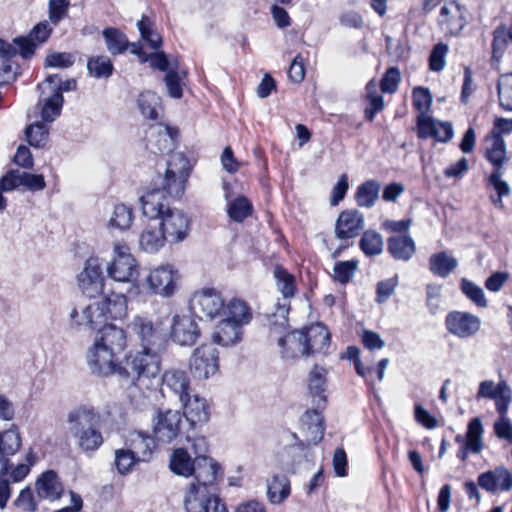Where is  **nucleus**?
Masks as SVG:
<instances>
[{
    "label": "nucleus",
    "instance_id": "41",
    "mask_svg": "<svg viewBox=\"0 0 512 512\" xmlns=\"http://www.w3.org/2000/svg\"><path fill=\"white\" fill-rule=\"evenodd\" d=\"M274 277L276 279V285L280 293L283 295L284 302L281 304H288V299L292 298L296 292V284L295 277L291 273H289L282 266H276L274 269ZM277 307H279V303H277ZM278 308H276L277 310Z\"/></svg>",
    "mask_w": 512,
    "mask_h": 512
},
{
    "label": "nucleus",
    "instance_id": "19",
    "mask_svg": "<svg viewBox=\"0 0 512 512\" xmlns=\"http://www.w3.org/2000/svg\"><path fill=\"white\" fill-rule=\"evenodd\" d=\"M364 216L358 210L342 211L335 223V235L340 240L355 238L364 229Z\"/></svg>",
    "mask_w": 512,
    "mask_h": 512
},
{
    "label": "nucleus",
    "instance_id": "33",
    "mask_svg": "<svg viewBox=\"0 0 512 512\" xmlns=\"http://www.w3.org/2000/svg\"><path fill=\"white\" fill-rule=\"evenodd\" d=\"M486 159L494 166L493 171L502 170L508 161L506 144L497 134L486 138Z\"/></svg>",
    "mask_w": 512,
    "mask_h": 512
},
{
    "label": "nucleus",
    "instance_id": "5",
    "mask_svg": "<svg viewBox=\"0 0 512 512\" xmlns=\"http://www.w3.org/2000/svg\"><path fill=\"white\" fill-rule=\"evenodd\" d=\"M290 306L279 304L278 309L270 316V338L276 339L283 358L307 357L304 331H288V313Z\"/></svg>",
    "mask_w": 512,
    "mask_h": 512
},
{
    "label": "nucleus",
    "instance_id": "4",
    "mask_svg": "<svg viewBox=\"0 0 512 512\" xmlns=\"http://www.w3.org/2000/svg\"><path fill=\"white\" fill-rule=\"evenodd\" d=\"M101 414L92 406L81 405L67 414V430L84 453L98 450L104 442Z\"/></svg>",
    "mask_w": 512,
    "mask_h": 512
},
{
    "label": "nucleus",
    "instance_id": "1",
    "mask_svg": "<svg viewBox=\"0 0 512 512\" xmlns=\"http://www.w3.org/2000/svg\"><path fill=\"white\" fill-rule=\"evenodd\" d=\"M126 348V334L117 326H106L97 332L93 344L86 353V362L91 373L107 378L127 375L123 360L118 355Z\"/></svg>",
    "mask_w": 512,
    "mask_h": 512
},
{
    "label": "nucleus",
    "instance_id": "24",
    "mask_svg": "<svg viewBox=\"0 0 512 512\" xmlns=\"http://www.w3.org/2000/svg\"><path fill=\"white\" fill-rule=\"evenodd\" d=\"M243 326L223 318L214 328L211 339L223 347L238 344L242 340Z\"/></svg>",
    "mask_w": 512,
    "mask_h": 512
},
{
    "label": "nucleus",
    "instance_id": "52",
    "mask_svg": "<svg viewBox=\"0 0 512 512\" xmlns=\"http://www.w3.org/2000/svg\"><path fill=\"white\" fill-rule=\"evenodd\" d=\"M137 27L141 38L145 40L152 49L157 50L161 47L162 37L154 29L153 22L147 16H143L141 20L138 21Z\"/></svg>",
    "mask_w": 512,
    "mask_h": 512
},
{
    "label": "nucleus",
    "instance_id": "50",
    "mask_svg": "<svg viewBox=\"0 0 512 512\" xmlns=\"http://www.w3.org/2000/svg\"><path fill=\"white\" fill-rule=\"evenodd\" d=\"M186 180L187 178L173 174L169 175V173L165 172L162 188H156L155 190L163 192V202H166L165 193L172 198H180L184 194Z\"/></svg>",
    "mask_w": 512,
    "mask_h": 512
},
{
    "label": "nucleus",
    "instance_id": "53",
    "mask_svg": "<svg viewBox=\"0 0 512 512\" xmlns=\"http://www.w3.org/2000/svg\"><path fill=\"white\" fill-rule=\"evenodd\" d=\"M87 69L95 78H108L113 73V64L107 56H96L88 60Z\"/></svg>",
    "mask_w": 512,
    "mask_h": 512
},
{
    "label": "nucleus",
    "instance_id": "51",
    "mask_svg": "<svg viewBox=\"0 0 512 512\" xmlns=\"http://www.w3.org/2000/svg\"><path fill=\"white\" fill-rule=\"evenodd\" d=\"M107 49L116 55L124 52L129 46L126 36L116 28H106L103 31Z\"/></svg>",
    "mask_w": 512,
    "mask_h": 512
},
{
    "label": "nucleus",
    "instance_id": "29",
    "mask_svg": "<svg viewBox=\"0 0 512 512\" xmlns=\"http://www.w3.org/2000/svg\"><path fill=\"white\" fill-rule=\"evenodd\" d=\"M155 438L140 431L130 433L127 444L138 461H148L155 449Z\"/></svg>",
    "mask_w": 512,
    "mask_h": 512
},
{
    "label": "nucleus",
    "instance_id": "14",
    "mask_svg": "<svg viewBox=\"0 0 512 512\" xmlns=\"http://www.w3.org/2000/svg\"><path fill=\"white\" fill-rule=\"evenodd\" d=\"M77 280L78 287L84 295L95 297L100 294L104 288V277L98 259H88Z\"/></svg>",
    "mask_w": 512,
    "mask_h": 512
},
{
    "label": "nucleus",
    "instance_id": "39",
    "mask_svg": "<svg viewBox=\"0 0 512 512\" xmlns=\"http://www.w3.org/2000/svg\"><path fill=\"white\" fill-rule=\"evenodd\" d=\"M326 374L325 368L318 365H315L309 373L308 387L318 406L326 402V397L323 394L326 385Z\"/></svg>",
    "mask_w": 512,
    "mask_h": 512
},
{
    "label": "nucleus",
    "instance_id": "20",
    "mask_svg": "<svg viewBox=\"0 0 512 512\" xmlns=\"http://www.w3.org/2000/svg\"><path fill=\"white\" fill-rule=\"evenodd\" d=\"M478 485L489 493L498 490L510 491L512 489V474L503 466L481 473L477 478Z\"/></svg>",
    "mask_w": 512,
    "mask_h": 512
},
{
    "label": "nucleus",
    "instance_id": "15",
    "mask_svg": "<svg viewBox=\"0 0 512 512\" xmlns=\"http://www.w3.org/2000/svg\"><path fill=\"white\" fill-rule=\"evenodd\" d=\"M417 135L422 139L432 137L438 142L447 143L453 138L454 129L451 122L439 121L427 115H418Z\"/></svg>",
    "mask_w": 512,
    "mask_h": 512
},
{
    "label": "nucleus",
    "instance_id": "55",
    "mask_svg": "<svg viewBox=\"0 0 512 512\" xmlns=\"http://www.w3.org/2000/svg\"><path fill=\"white\" fill-rule=\"evenodd\" d=\"M77 83L74 79H69L64 82L61 81V78L57 75H49L46 79L38 85V89L41 90L42 93L45 92L46 89H49L52 93L54 91H59L62 94L63 91H73L76 89Z\"/></svg>",
    "mask_w": 512,
    "mask_h": 512
},
{
    "label": "nucleus",
    "instance_id": "58",
    "mask_svg": "<svg viewBox=\"0 0 512 512\" xmlns=\"http://www.w3.org/2000/svg\"><path fill=\"white\" fill-rule=\"evenodd\" d=\"M357 267L358 262L355 260L337 262L333 269L334 279L341 284L348 283L354 276Z\"/></svg>",
    "mask_w": 512,
    "mask_h": 512
},
{
    "label": "nucleus",
    "instance_id": "38",
    "mask_svg": "<svg viewBox=\"0 0 512 512\" xmlns=\"http://www.w3.org/2000/svg\"><path fill=\"white\" fill-rule=\"evenodd\" d=\"M430 271L441 278L448 277L458 266V261L453 256L442 251L431 255L429 259Z\"/></svg>",
    "mask_w": 512,
    "mask_h": 512
},
{
    "label": "nucleus",
    "instance_id": "18",
    "mask_svg": "<svg viewBox=\"0 0 512 512\" xmlns=\"http://www.w3.org/2000/svg\"><path fill=\"white\" fill-rule=\"evenodd\" d=\"M22 445L17 426L0 432V475H6L11 468L10 457L15 455Z\"/></svg>",
    "mask_w": 512,
    "mask_h": 512
},
{
    "label": "nucleus",
    "instance_id": "10",
    "mask_svg": "<svg viewBox=\"0 0 512 512\" xmlns=\"http://www.w3.org/2000/svg\"><path fill=\"white\" fill-rule=\"evenodd\" d=\"M189 369L195 379L206 380L219 371V353L211 344L197 347L190 359Z\"/></svg>",
    "mask_w": 512,
    "mask_h": 512
},
{
    "label": "nucleus",
    "instance_id": "34",
    "mask_svg": "<svg viewBox=\"0 0 512 512\" xmlns=\"http://www.w3.org/2000/svg\"><path fill=\"white\" fill-rule=\"evenodd\" d=\"M483 425L479 418H473L467 427L465 437L457 435L455 440L459 444H465L470 451L474 454H478L483 449Z\"/></svg>",
    "mask_w": 512,
    "mask_h": 512
},
{
    "label": "nucleus",
    "instance_id": "54",
    "mask_svg": "<svg viewBox=\"0 0 512 512\" xmlns=\"http://www.w3.org/2000/svg\"><path fill=\"white\" fill-rule=\"evenodd\" d=\"M25 133L29 144L40 148L48 141L49 128L43 122H35L26 128Z\"/></svg>",
    "mask_w": 512,
    "mask_h": 512
},
{
    "label": "nucleus",
    "instance_id": "37",
    "mask_svg": "<svg viewBox=\"0 0 512 512\" xmlns=\"http://www.w3.org/2000/svg\"><path fill=\"white\" fill-rule=\"evenodd\" d=\"M222 314L225 315V319L241 326L247 325L252 319L249 306L239 299H233L226 306L224 305Z\"/></svg>",
    "mask_w": 512,
    "mask_h": 512
},
{
    "label": "nucleus",
    "instance_id": "64",
    "mask_svg": "<svg viewBox=\"0 0 512 512\" xmlns=\"http://www.w3.org/2000/svg\"><path fill=\"white\" fill-rule=\"evenodd\" d=\"M448 46L444 43H438L434 46L429 56V67L432 71L440 72L446 64V55Z\"/></svg>",
    "mask_w": 512,
    "mask_h": 512
},
{
    "label": "nucleus",
    "instance_id": "60",
    "mask_svg": "<svg viewBox=\"0 0 512 512\" xmlns=\"http://www.w3.org/2000/svg\"><path fill=\"white\" fill-rule=\"evenodd\" d=\"M137 462H139L138 458L129 448L115 451V465L120 474L128 473Z\"/></svg>",
    "mask_w": 512,
    "mask_h": 512
},
{
    "label": "nucleus",
    "instance_id": "11",
    "mask_svg": "<svg viewBox=\"0 0 512 512\" xmlns=\"http://www.w3.org/2000/svg\"><path fill=\"white\" fill-rule=\"evenodd\" d=\"M182 413L179 410L157 409L152 417V432L156 441L171 443L181 430Z\"/></svg>",
    "mask_w": 512,
    "mask_h": 512
},
{
    "label": "nucleus",
    "instance_id": "32",
    "mask_svg": "<svg viewBox=\"0 0 512 512\" xmlns=\"http://www.w3.org/2000/svg\"><path fill=\"white\" fill-rule=\"evenodd\" d=\"M141 340L142 346H151L161 339L160 331L146 317L136 316L128 326Z\"/></svg>",
    "mask_w": 512,
    "mask_h": 512
},
{
    "label": "nucleus",
    "instance_id": "30",
    "mask_svg": "<svg viewBox=\"0 0 512 512\" xmlns=\"http://www.w3.org/2000/svg\"><path fill=\"white\" fill-rule=\"evenodd\" d=\"M387 250L390 255L401 261H408L416 252L413 238L407 234L391 236L387 240Z\"/></svg>",
    "mask_w": 512,
    "mask_h": 512
},
{
    "label": "nucleus",
    "instance_id": "46",
    "mask_svg": "<svg viewBox=\"0 0 512 512\" xmlns=\"http://www.w3.org/2000/svg\"><path fill=\"white\" fill-rule=\"evenodd\" d=\"M187 75L185 70H179V64L175 59V64L166 73L164 81L169 96L175 99H180L183 96L181 81Z\"/></svg>",
    "mask_w": 512,
    "mask_h": 512
},
{
    "label": "nucleus",
    "instance_id": "27",
    "mask_svg": "<svg viewBox=\"0 0 512 512\" xmlns=\"http://www.w3.org/2000/svg\"><path fill=\"white\" fill-rule=\"evenodd\" d=\"M36 491L39 498L55 501L61 497L64 489L57 474L49 470L37 479Z\"/></svg>",
    "mask_w": 512,
    "mask_h": 512
},
{
    "label": "nucleus",
    "instance_id": "23",
    "mask_svg": "<svg viewBox=\"0 0 512 512\" xmlns=\"http://www.w3.org/2000/svg\"><path fill=\"white\" fill-rule=\"evenodd\" d=\"M52 32V28L49 26L47 21L38 23L29 33L28 36L16 37L13 40V44H16L19 48V54L23 58H29L33 55L36 48V43L45 42Z\"/></svg>",
    "mask_w": 512,
    "mask_h": 512
},
{
    "label": "nucleus",
    "instance_id": "62",
    "mask_svg": "<svg viewBox=\"0 0 512 512\" xmlns=\"http://www.w3.org/2000/svg\"><path fill=\"white\" fill-rule=\"evenodd\" d=\"M502 170L493 171L489 177V183L497 192V199H493V203L498 207H503L502 197L510 194L508 183L501 179Z\"/></svg>",
    "mask_w": 512,
    "mask_h": 512
},
{
    "label": "nucleus",
    "instance_id": "3",
    "mask_svg": "<svg viewBox=\"0 0 512 512\" xmlns=\"http://www.w3.org/2000/svg\"><path fill=\"white\" fill-rule=\"evenodd\" d=\"M143 215L155 221L158 228L163 231L167 239L178 243L187 238L189 232V219L179 209L171 208L163 202L161 190H151L141 197Z\"/></svg>",
    "mask_w": 512,
    "mask_h": 512
},
{
    "label": "nucleus",
    "instance_id": "17",
    "mask_svg": "<svg viewBox=\"0 0 512 512\" xmlns=\"http://www.w3.org/2000/svg\"><path fill=\"white\" fill-rule=\"evenodd\" d=\"M445 324L451 334L459 338H469L480 330L481 320L468 312L454 311L447 315Z\"/></svg>",
    "mask_w": 512,
    "mask_h": 512
},
{
    "label": "nucleus",
    "instance_id": "56",
    "mask_svg": "<svg viewBox=\"0 0 512 512\" xmlns=\"http://www.w3.org/2000/svg\"><path fill=\"white\" fill-rule=\"evenodd\" d=\"M169 175H177L188 178L190 166L188 159L182 153H173L170 155L166 171Z\"/></svg>",
    "mask_w": 512,
    "mask_h": 512
},
{
    "label": "nucleus",
    "instance_id": "9",
    "mask_svg": "<svg viewBox=\"0 0 512 512\" xmlns=\"http://www.w3.org/2000/svg\"><path fill=\"white\" fill-rule=\"evenodd\" d=\"M108 276L117 282H131L138 276V265L136 259L125 244L114 245V257L107 265Z\"/></svg>",
    "mask_w": 512,
    "mask_h": 512
},
{
    "label": "nucleus",
    "instance_id": "2",
    "mask_svg": "<svg viewBox=\"0 0 512 512\" xmlns=\"http://www.w3.org/2000/svg\"><path fill=\"white\" fill-rule=\"evenodd\" d=\"M127 312L126 296L122 293H110L99 301L73 307L69 318L74 326L100 331L106 326H115L111 321L124 319Z\"/></svg>",
    "mask_w": 512,
    "mask_h": 512
},
{
    "label": "nucleus",
    "instance_id": "59",
    "mask_svg": "<svg viewBox=\"0 0 512 512\" xmlns=\"http://www.w3.org/2000/svg\"><path fill=\"white\" fill-rule=\"evenodd\" d=\"M461 290L478 307H487V300L483 289L470 280L462 279Z\"/></svg>",
    "mask_w": 512,
    "mask_h": 512
},
{
    "label": "nucleus",
    "instance_id": "22",
    "mask_svg": "<svg viewBox=\"0 0 512 512\" xmlns=\"http://www.w3.org/2000/svg\"><path fill=\"white\" fill-rule=\"evenodd\" d=\"M303 331L304 343L307 346V357L316 354L326 355L331 342L328 329L324 325L317 323Z\"/></svg>",
    "mask_w": 512,
    "mask_h": 512
},
{
    "label": "nucleus",
    "instance_id": "63",
    "mask_svg": "<svg viewBox=\"0 0 512 512\" xmlns=\"http://www.w3.org/2000/svg\"><path fill=\"white\" fill-rule=\"evenodd\" d=\"M70 0H49V20L53 25H58L67 14Z\"/></svg>",
    "mask_w": 512,
    "mask_h": 512
},
{
    "label": "nucleus",
    "instance_id": "16",
    "mask_svg": "<svg viewBox=\"0 0 512 512\" xmlns=\"http://www.w3.org/2000/svg\"><path fill=\"white\" fill-rule=\"evenodd\" d=\"M477 398H489L495 401L496 410L499 415L507 414L511 403V389L506 381L495 384L491 380L482 381L479 385Z\"/></svg>",
    "mask_w": 512,
    "mask_h": 512
},
{
    "label": "nucleus",
    "instance_id": "36",
    "mask_svg": "<svg viewBox=\"0 0 512 512\" xmlns=\"http://www.w3.org/2000/svg\"><path fill=\"white\" fill-rule=\"evenodd\" d=\"M169 467L173 473L189 477L195 472L196 461L186 449L177 448L173 450L170 456Z\"/></svg>",
    "mask_w": 512,
    "mask_h": 512
},
{
    "label": "nucleus",
    "instance_id": "6",
    "mask_svg": "<svg viewBox=\"0 0 512 512\" xmlns=\"http://www.w3.org/2000/svg\"><path fill=\"white\" fill-rule=\"evenodd\" d=\"M160 364V356L150 347L144 346L139 351L125 355L123 365L127 375H121V379L134 384L141 377L153 378L159 373Z\"/></svg>",
    "mask_w": 512,
    "mask_h": 512
},
{
    "label": "nucleus",
    "instance_id": "48",
    "mask_svg": "<svg viewBox=\"0 0 512 512\" xmlns=\"http://www.w3.org/2000/svg\"><path fill=\"white\" fill-rule=\"evenodd\" d=\"M138 106L143 116L155 120L158 118V111L161 108V99L156 93L145 91L138 98Z\"/></svg>",
    "mask_w": 512,
    "mask_h": 512
},
{
    "label": "nucleus",
    "instance_id": "35",
    "mask_svg": "<svg viewBox=\"0 0 512 512\" xmlns=\"http://www.w3.org/2000/svg\"><path fill=\"white\" fill-rule=\"evenodd\" d=\"M301 422L307 431L309 444H318L323 439L325 430L321 413L316 409L306 411Z\"/></svg>",
    "mask_w": 512,
    "mask_h": 512
},
{
    "label": "nucleus",
    "instance_id": "49",
    "mask_svg": "<svg viewBox=\"0 0 512 512\" xmlns=\"http://www.w3.org/2000/svg\"><path fill=\"white\" fill-rule=\"evenodd\" d=\"M253 212L252 203L244 196H238L227 205V213L231 220L242 222Z\"/></svg>",
    "mask_w": 512,
    "mask_h": 512
},
{
    "label": "nucleus",
    "instance_id": "26",
    "mask_svg": "<svg viewBox=\"0 0 512 512\" xmlns=\"http://www.w3.org/2000/svg\"><path fill=\"white\" fill-rule=\"evenodd\" d=\"M167 240L158 224L150 220L139 236V246L144 252L154 254L164 247Z\"/></svg>",
    "mask_w": 512,
    "mask_h": 512
},
{
    "label": "nucleus",
    "instance_id": "7",
    "mask_svg": "<svg viewBox=\"0 0 512 512\" xmlns=\"http://www.w3.org/2000/svg\"><path fill=\"white\" fill-rule=\"evenodd\" d=\"M179 279V273L172 265H159L149 271L143 286L152 295L169 298L177 291Z\"/></svg>",
    "mask_w": 512,
    "mask_h": 512
},
{
    "label": "nucleus",
    "instance_id": "40",
    "mask_svg": "<svg viewBox=\"0 0 512 512\" xmlns=\"http://www.w3.org/2000/svg\"><path fill=\"white\" fill-rule=\"evenodd\" d=\"M290 495V483L286 476L275 475L267 481V496L271 503L279 504Z\"/></svg>",
    "mask_w": 512,
    "mask_h": 512
},
{
    "label": "nucleus",
    "instance_id": "47",
    "mask_svg": "<svg viewBox=\"0 0 512 512\" xmlns=\"http://www.w3.org/2000/svg\"><path fill=\"white\" fill-rule=\"evenodd\" d=\"M64 98L59 91H54L43 100L41 108V118L44 122H53L61 114Z\"/></svg>",
    "mask_w": 512,
    "mask_h": 512
},
{
    "label": "nucleus",
    "instance_id": "12",
    "mask_svg": "<svg viewBox=\"0 0 512 512\" xmlns=\"http://www.w3.org/2000/svg\"><path fill=\"white\" fill-rule=\"evenodd\" d=\"M190 309L198 317L214 319L224 311V300L219 291L204 288L192 295Z\"/></svg>",
    "mask_w": 512,
    "mask_h": 512
},
{
    "label": "nucleus",
    "instance_id": "57",
    "mask_svg": "<svg viewBox=\"0 0 512 512\" xmlns=\"http://www.w3.org/2000/svg\"><path fill=\"white\" fill-rule=\"evenodd\" d=\"M498 97L501 107L512 111V73L500 77L498 81Z\"/></svg>",
    "mask_w": 512,
    "mask_h": 512
},
{
    "label": "nucleus",
    "instance_id": "42",
    "mask_svg": "<svg viewBox=\"0 0 512 512\" xmlns=\"http://www.w3.org/2000/svg\"><path fill=\"white\" fill-rule=\"evenodd\" d=\"M176 130L168 126L157 125L151 127L149 132V143H152L159 152L169 151L172 147Z\"/></svg>",
    "mask_w": 512,
    "mask_h": 512
},
{
    "label": "nucleus",
    "instance_id": "61",
    "mask_svg": "<svg viewBox=\"0 0 512 512\" xmlns=\"http://www.w3.org/2000/svg\"><path fill=\"white\" fill-rule=\"evenodd\" d=\"M413 105L420 112L419 115H425L432 105V95L427 88L416 87L413 89Z\"/></svg>",
    "mask_w": 512,
    "mask_h": 512
},
{
    "label": "nucleus",
    "instance_id": "43",
    "mask_svg": "<svg viewBox=\"0 0 512 512\" xmlns=\"http://www.w3.org/2000/svg\"><path fill=\"white\" fill-rule=\"evenodd\" d=\"M381 185L376 180H369L361 184L356 191L355 199L360 207L370 208L377 201Z\"/></svg>",
    "mask_w": 512,
    "mask_h": 512
},
{
    "label": "nucleus",
    "instance_id": "13",
    "mask_svg": "<svg viewBox=\"0 0 512 512\" xmlns=\"http://www.w3.org/2000/svg\"><path fill=\"white\" fill-rule=\"evenodd\" d=\"M200 336L196 320L190 315L173 316L170 327V337L173 342L181 346L193 345Z\"/></svg>",
    "mask_w": 512,
    "mask_h": 512
},
{
    "label": "nucleus",
    "instance_id": "25",
    "mask_svg": "<svg viewBox=\"0 0 512 512\" xmlns=\"http://www.w3.org/2000/svg\"><path fill=\"white\" fill-rule=\"evenodd\" d=\"M438 22L443 30L451 34L459 33L466 23L461 8L456 2L447 3L441 8Z\"/></svg>",
    "mask_w": 512,
    "mask_h": 512
},
{
    "label": "nucleus",
    "instance_id": "28",
    "mask_svg": "<svg viewBox=\"0 0 512 512\" xmlns=\"http://www.w3.org/2000/svg\"><path fill=\"white\" fill-rule=\"evenodd\" d=\"M183 415L191 426L204 424L209 420V406L204 398L197 395L185 398Z\"/></svg>",
    "mask_w": 512,
    "mask_h": 512
},
{
    "label": "nucleus",
    "instance_id": "31",
    "mask_svg": "<svg viewBox=\"0 0 512 512\" xmlns=\"http://www.w3.org/2000/svg\"><path fill=\"white\" fill-rule=\"evenodd\" d=\"M220 470L219 464L212 458H200L196 461L195 476L196 485L216 489L215 482Z\"/></svg>",
    "mask_w": 512,
    "mask_h": 512
},
{
    "label": "nucleus",
    "instance_id": "21",
    "mask_svg": "<svg viewBox=\"0 0 512 512\" xmlns=\"http://www.w3.org/2000/svg\"><path fill=\"white\" fill-rule=\"evenodd\" d=\"M190 379L184 370L171 368L162 375L161 390L163 393L171 392L180 402L189 396Z\"/></svg>",
    "mask_w": 512,
    "mask_h": 512
},
{
    "label": "nucleus",
    "instance_id": "45",
    "mask_svg": "<svg viewBox=\"0 0 512 512\" xmlns=\"http://www.w3.org/2000/svg\"><path fill=\"white\" fill-rule=\"evenodd\" d=\"M134 220L132 207L120 203L114 206L108 220V226L118 230H127L131 227Z\"/></svg>",
    "mask_w": 512,
    "mask_h": 512
},
{
    "label": "nucleus",
    "instance_id": "44",
    "mask_svg": "<svg viewBox=\"0 0 512 512\" xmlns=\"http://www.w3.org/2000/svg\"><path fill=\"white\" fill-rule=\"evenodd\" d=\"M359 248L367 257L380 255L384 248L382 235L375 230L364 231L359 240Z\"/></svg>",
    "mask_w": 512,
    "mask_h": 512
},
{
    "label": "nucleus",
    "instance_id": "8",
    "mask_svg": "<svg viewBox=\"0 0 512 512\" xmlns=\"http://www.w3.org/2000/svg\"><path fill=\"white\" fill-rule=\"evenodd\" d=\"M187 512H228L220 503L216 489L191 483L184 498Z\"/></svg>",
    "mask_w": 512,
    "mask_h": 512
}]
</instances>
